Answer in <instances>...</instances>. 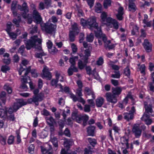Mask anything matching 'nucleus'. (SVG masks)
Here are the masks:
<instances>
[{"mask_svg":"<svg viewBox=\"0 0 154 154\" xmlns=\"http://www.w3.org/2000/svg\"><path fill=\"white\" fill-rule=\"evenodd\" d=\"M85 91L86 93L88 95H91L93 99H94L95 98V96L94 95V93L92 91V89L87 87L85 88Z\"/></svg>","mask_w":154,"mask_h":154,"instance_id":"cd10ccee","label":"nucleus"},{"mask_svg":"<svg viewBox=\"0 0 154 154\" xmlns=\"http://www.w3.org/2000/svg\"><path fill=\"white\" fill-rule=\"evenodd\" d=\"M105 101L104 98L102 97H99L96 100L95 102L96 106L97 107H100L103 104Z\"/></svg>","mask_w":154,"mask_h":154,"instance_id":"5701e85b","label":"nucleus"},{"mask_svg":"<svg viewBox=\"0 0 154 154\" xmlns=\"http://www.w3.org/2000/svg\"><path fill=\"white\" fill-rule=\"evenodd\" d=\"M1 70L3 72L6 73L10 70V68L7 65H4L2 66Z\"/></svg>","mask_w":154,"mask_h":154,"instance_id":"4d7b16f0","label":"nucleus"},{"mask_svg":"<svg viewBox=\"0 0 154 154\" xmlns=\"http://www.w3.org/2000/svg\"><path fill=\"white\" fill-rule=\"evenodd\" d=\"M16 133L17 136V141L18 143H20L21 142V139L20 138V130H18L16 131Z\"/></svg>","mask_w":154,"mask_h":154,"instance_id":"09e8293b","label":"nucleus"},{"mask_svg":"<svg viewBox=\"0 0 154 154\" xmlns=\"http://www.w3.org/2000/svg\"><path fill=\"white\" fill-rule=\"evenodd\" d=\"M4 88L7 91L9 94L11 93L12 92L11 88L9 86L8 84H5L4 86Z\"/></svg>","mask_w":154,"mask_h":154,"instance_id":"8fccbe9b","label":"nucleus"},{"mask_svg":"<svg viewBox=\"0 0 154 154\" xmlns=\"http://www.w3.org/2000/svg\"><path fill=\"white\" fill-rule=\"evenodd\" d=\"M31 6L33 10V17L37 23H40L42 20V18L39 13L35 10V6L33 4L31 5Z\"/></svg>","mask_w":154,"mask_h":154,"instance_id":"6e6552de","label":"nucleus"},{"mask_svg":"<svg viewBox=\"0 0 154 154\" xmlns=\"http://www.w3.org/2000/svg\"><path fill=\"white\" fill-rule=\"evenodd\" d=\"M73 144V142L71 139L66 140L63 143L64 146L67 148H69L70 146H72Z\"/></svg>","mask_w":154,"mask_h":154,"instance_id":"2f4dec72","label":"nucleus"},{"mask_svg":"<svg viewBox=\"0 0 154 154\" xmlns=\"http://www.w3.org/2000/svg\"><path fill=\"white\" fill-rule=\"evenodd\" d=\"M110 23H112L113 26L114 28L116 29H117L119 28V24L118 23L116 20L113 19L112 18V20L108 23V25Z\"/></svg>","mask_w":154,"mask_h":154,"instance_id":"f704fd0d","label":"nucleus"},{"mask_svg":"<svg viewBox=\"0 0 154 154\" xmlns=\"http://www.w3.org/2000/svg\"><path fill=\"white\" fill-rule=\"evenodd\" d=\"M49 52L52 55L56 54L58 52V50L55 47H52L48 49Z\"/></svg>","mask_w":154,"mask_h":154,"instance_id":"ea45409f","label":"nucleus"},{"mask_svg":"<svg viewBox=\"0 0 154 154\" xmlns=\"http://www.w3.org/2000/svg\"><path fill=\"white\" fill-rule=\"evenodd\" d=\"M58 20V18L54 16H53L51 17V19L49 20L48 22H50V21L51 20V21L54 23H56L57 22Z\"/></svg>","mask_w":154,"mask_h":154,"instance_id":"864d4df0","label":"nucleus"},{"mask_svg":"<svg viewBox=\"0 0 154 154\" xmlns=\"http://www.w3.org/2000/svg\"><path fill=\"white\" fill-rule=\"evenodd\" d=\"M0 109L1 110L0 113V116H4L6 114V111L4 109L2 106L1 103L0 102Z\"/></svg>","mask_w":154,"mask_h":154,"instance_id":"5fc2aeb1","label":"nucleus"},{"mask_svg":"<svg viewBox=\"0 0 154 154\" xmlns=\"http://www.w3.org/2000/svg\"><path fill=\"white\" fill-rule=\"evenodd\" d=\"M14 142V137L12 135L10 136L8 140V143L9 145H11Z\"/></svg>","mask_w":154,"mask_h":154,"instance_id":"603ef678","label":"nucleus"},{"mask_svg":"<svg viewBox=\"0 0 154 154\" xmlns=\"http://www.w3.org/2000/svg\"><path fill=\"white\" fill-rule=\"evenodd\" d=\"M41 42V39L35 35L32 37L27 41L26 45V48L27 50H29L32 47L35 48V51L37 52L35 53V57L38 58H41L46 55L42 49Z\"/></svg>","mask_w":154,"mask_h":154,"instance_id":"f257e3e1","label":"nucleus"},{"mask_svg":"<svg viewBox=\"0 0 154 154\" xmlns=\"http://www.w3.org/2000/svg\"><path fill=\"white\" fill-rule=\"evenodd\" d=\"M94 129L95 127L94 126H91L88 127L87 131L88 135L89 136H94Z\"/></svg>","mask_w":154,"mask_h":154,"instance_id":"e433bc0d","label":"nucleus"},{"mask_svg":"<svg viewBox=\"0 0 154 154\" xmlns=\"http://www.w3.org/2000/svg\"><path fill=\"white\" fill-rule=\"evenodd\" d=\"M59 86L61 91L65 92L66 93H68L69 94V93H71L70 92V89L69 87L66 86L63 88V86L60 84L59 85Z\"/></svg>","mask_w":154,"mask_h":154,"instance_id":"4c0bfd02","label":"nucleus"},{"mask_svg":"<svg viewBox=\"0 0 154 154\" xmlns=\"http://www.w3.org/2000/svg\"><path fill=\"white\" fill-rule=\"evenodd\" d=\"M94 39V35L93 34L91 33L89 35H87L86 38L87 41L89 42H92Z\"/></svg>","mask_w":154,"mask_h":154,"instance_id":"a19ab883","label":"nucleus"},{"mask_svg":"<svg viewBox=\"0 0 154 154\" xmlns=\"http://www.w3.org/2000/svg\"><path fill=\"white\" fill-rule=\"evenodd\" d=\"M88 140L90 144L93 147L97 143L96 140L95 139L88 138Z\"/></svg>","mask_w":154,"mask_h":154,"instance_id":"49530a36","label":"nucleus"},{"mask_svg":"<svg viewBox=\"0 0 154 154\" xmlns=\"http://www.w3.org/2000/svg\"><path fill=\"white\" fill-rule=\"evenodd\" d=\"M18 8L21 11H23L24 13L22 14L23 17L24 19H27L28 20V23L31 24L32 21V17L31 14H27V13L29 11L28 8L26 3L24 2L22 5V6L20 5H18Z\"/></svg>","mask_w":154,"mask_h":154,"instance_id":"7ed1b4c3","label":"nucleus"},{"mask_svg":"<svg viewBox=\"0 0 154 154\" xmlns=\"http://www.w3.org/2000/svg\"><path fill=\"white\" fill-rule=\"evenodd\" d=\"M121 143L123 145H125L126 148H129V144L128 143V140L125 137H122L121 138Z\"/></svg>","mask_w":154,"mask_h":154,"instance_id":"473e14b6","label":"nucleus"},{"mask_svg":"<svg viewBox=\"0 0 154 154\" xmlns=\"http://www.w3.org/2000/svg\"><path fill=\"white\" fill-rule=\"evenodd\" d=\"M144 107L146 111V112L144 113L148 114L149 113H152V109L151 105H148L145 104Z\"/></svg>","mask_w":154,"mask_h":154,"instance_id":"c9c22d12","label":"nucleus"},{"mask_svg":"<svg viewBox=\"0 0 154 154\" xmlns=\"http://www.w3.org/2000/svg\"><path fill=\"white\" fill-rule=\"evenodd\" d=\"M71 48L73 53L76 52L77 50V48L75 44L73 43L71 44Z\"/></svg>","mask_w":154,"mask_h":154,"instance_id":"774afa93","label":"nucleus"},{"mask_svg":"<svg viewBox=\"0 0 154 154\" xmlns=\"http://www.w3.org/2000/svg\"><path fill=\"white\" fill-rule=\"evenodd\" d=\"M88 119L89 117L86 115L78 116H76L75 118L76 121L77 122L80 123L83 122V125L84 126L86 125V122Z\"/></svg>","mask_w":154,"mask_h":154,"instance_id":"f8f14e48","label":"nucleus"},{"mask_svg":"<svg viewBox=\"0 0 154 154\" xmlns=\"http://www.w3.org/2000/svg\"><path fill=\"white\" fill-rule=\"evenodd\" d=\"M51 141L53 143L54 146L55 147H57L58 146V144L57 142V140L56 138L54 137L52 138L51 140Z\"/></svg>","mask_w":154,"mask_h":154,"instance_id":"6e6d98bb","label":"nucleus"},{"mask_svg":"<svg viewBox=\"0 0 154 154\" xmlns=\"http://www.w3.org/2000/svg\"><path fill=\"white\" fill-rule=\"evenodd\" d=\"M136 109L134 106L131 107L129 112H126L124 114V118L128 121L132 119L134 117V114L135 113Z\"/></svg>","mask_w":154,"mask_h":154,"instance_id":"9d476101","label":"nucleus"},{"mask_svg":"<svg viewBox=\"0 0 154 154\" xmlns=\"http://www.w3.org/2000/svg\"><path fill=\"white\" fill-rule=\"evenodd\" d=\"M148 16L146 14L144 15V19L143 20V23L145 24L143 27L145 28L146 27H150L152 26V21H148L147 20Z\"/></svg>","mask_w":154,"mask_h":154,"instance_id":"a211bd4d","label":"nucleus"},{"mask_svg":"<svg viewBox=\"0 0 154 154\" xmlns=\"http://www.w3.org/2000/svg\"><path fill=\"white\" fill-rule=\"evenodd\" d=\"M92 107L90 105L86 104L84 106V111L85 112H89L91 111V107Z\"/></svg>","mask_w":154,"mask_h":154,"instance_id":"bf43d9fd","label":"nucleus"},{"mask_svg":"<svg viewBox=\"0 0 154 154\" xmlns=\"http://www.w3.org/2000/svg\"><path fill=\"white\" fill-rule=\"evenodd\" d=\"M124 74L127 76H129L130 74V71L129 68L127 67L124 69Z\"/></svg>","mask_w":154,"mask_h":154,"instance_id":"0e129e2a","label":"nucleus"},{"mask_svg":"<svg viewBox=\"0 0 154 154\" xmlns=\"http://www.w3.org/2000/svg\"><path fill=\"white\" fill-rule=\"evenodd\" d=\"M8 33L11 38L13 39V40L16 38L17 35L16 33L13 32H11L10 31L9 32H8Z\"/></svg>","mask_w":154,"mask_h":154,"instance_id":"13d9d810","label":"nucleus"},{"mask_svg":"<svg viewBox=\"0 0 154 154\" xmlns=\"http://www.w3.org/2000/svg\"><path fill=\"white\" fill-rule=\"evenodd\" d=\"M30 70L31 67L29 66L26 69V72L24 73V75L21 76V81L22 83H26L27 82L28 80L30 79V77L29 76H27V75L30 72Z\"/></svg>","mask_w":154,"mask_h":154,"instance_id":"4468645a","label":"nucleus"},{"mask_svg":"<svg viewBox=\"0 0 154 154\" xmlns=\"http://www.w3.org/2000/svg\"><path fill=\"white\" fill-rule=\"evenodd\" d=\"M18 19H14L13 20V22L15 25H16L17 27L19 26V23L21 20V18L19 16H18Z\"/></svg>","mask_w":154,"mask_h":154,"instance_id":"de8ad7c7","label":"nucleus"},{"mask_svg":"<svg viewBox=\"0 0 154 154\" xmlns=\"http://www.w3.org/2000/svg\"><path fill=\"white\" fill-rule=\"evenodd\" d=\"M105 97L107 101L109 102L115 104L117 102V100L116 96L115 94L110 92L106 93Z\"/></svg>","mask_w":154,"mask_h":154,"instance_id":"9b49d317","label":"nucleus"},{"mask_svg":"<svg viewBox=\"0 0 154 154\" xmlns=\"http://www.w3.org/2000/svg\"><path fill=\"white\" fill-rule=\"evenodd\" d=\"M102 9V6L101 5L98 3L95 6V11L97 13H100L101 12Z\"/></svg>","mask_w":154,"mask_h":154,"instance_id":"58836bf2","label":"nucleus"},{"mask_svg":"<svg viewBox=\"0 0 154 154\" xmlns=\"http://www.w3.org/2000/svg\"><path fill=\"white\" fill-rule=\"evenodd\" d=\"M69 32L74 33L75 34H78L79 32V29L76 23H74L72 25V28L70 30Z\"/></svg>","mask_w":154,"mask_h":154,"instance_id":"4be33fe9","label":"nucleus"},{"mask_svg":"<svg viewBox=\"0 0 154 154\" xmlns=\"http://www.w3.org/2000/svg\"><path fill=\"white\" fill-rule=\"evenodd\" d=\"M57 25L50 22H47L45 24L44 29L48 34L52 35L54 34L56 31Z\"/></svg>","mask_w":154,"mask_h":154,"instance_id":"423d86ee","label":"nucleus"},{"mask_svg":"<svg viewBox=\"0 0 154 154\" xmlns=\"http://www.w3.org/2000/svg\"><path fill=\"white\" fill-rule=\"evenodd\" d=\"M149 117L150 116L148 114L144 113L141 118V119L144 121L146 125H150L152 122V120L151 119H149Z\"/></svg>","mask_w":154,"mask_h":154,"instance_id":"dca6fc26","label":"nucleus"},{"mask_svg":"<svg viewBox=\"0 0 154 154\" xmlns=\"http://www.w3.org/2000/svg\"><path fill=\"white\" fill-rule=\"evenodd\" d=\"M17 2L16 1H13L12 2L11 4V9L12 11L14 17H16L17 16V12L15 10L16 6L17 5Z\"/></svg>","mask_w":154,"mask_h":154,"instance_id":"c756f323","label":"nucleus"},{"mask_svg":"<svg viewBox=\"0 0 154 154\" xmlns=\"http://www.w3.org/2000/svg\"><path fill=\"white\" fill-rule=\"evenodd\" d=\"M12 23L11 22H8L7 24V29L6 31L8 32L11 31V28L12 26Z\"/></svg>","mask_w":154,"mask_h":154,"instance_id":"338daca9","label":"nucleus"},{"mask_svg":"<svg viewBox=\"0 0 154 154\" xmlns=\"http://www.w3.org/2000/svg\"><path fill=\"white\" fill-rule=\"evenodd\" d=\"M146 127L144 125L140 126L138 124H134L132 127V132L136 138H139L141 136L142 130H144Z\"/></svg>","mask_w":154,"mask_h":154,"instance_id":"20e7f679","label":"nucleus"},{"mask_svg":"<svg viewBox=\"0 0 154 154\" xmlns=\"http://www.w3.org/2000/svg\"><path fill=\"white\" fill-rule=\"evenodd\" d=\"M46 120L48 124L51 126H52L54 122V120L52 117L47 118Z\"/></svg>","mask_w":154,"mask_h":154,"instance_id":"c03bdc74","label":"nucleus"},{"mask_svg":"<svg viewBox=\"0 0 154 154\" xmlns=\"http://www.w3.org/2000/svg\"><path fill=\"white\" fill-rule=\"evenodd\" d=\"M49 68L46 66H44L43 69L42 70V77H45L48 79L50 80L52 78V75L50 72H49Z\"/></svg>","mask_w":154,"mask_h":154,"instance_id":"ddd939ff","label":"nucleus"},{"mask_svg":"<svg viewBox=\"0 0 154 154\" xmlns=\"http://www.w3.org/2000/svg\"><path fill=\"white\" fill-rule=\"evenodd\" d=\"M35 147L33 145L31 144L28 147L29 152L32 154L34 152Z\"/></svg>","mask_w":154,"mask_h":154,"instance_id":"e2e57ef3","label":"nucleus"},{"mask_svg":"<svg viewBox=\"0 0 154 154\" xmlns=\"http://www.w3.org/2000/svg\"><path fill=\"white\" fill-rule=\"evenodd\" d=\"M138 29L139 28L137 26H134L131 31V34L133 35L137 34L138 32Z\"/></svg>","mask_w":154,"mask_h":154,"instance_id":"3c124183","label":"nucleus"},{"mask_svg":"<svg viewBox=\"0 0 154 154\" xmlns=\"http://www.w3.org/2000/svg\"><path fill=\"white\" fill-rule=\"evenodd\" d=\"M58 81L57 79H53L51 80V84L53 86H55L56 87H59V85L60 84H57Z\"/></svg>","mask_w":154,"mask_h":154,"instance_id":"052dcab7","label":"nucleus"},{"mask_svg":"<svg viewBox=\"0 0 154 154\" xmlns=\"http://www.w3.org/2000/svg\"><path fill=\"white\" fill-rule=\"evenodd\" d=\"M85 54L84 59H87V60L88 61V57L91 56V52L88 50H86L85 51Z\"/></svg>","mask_w":154,"mask_h":154,"instance_id":"a18cd8bd","label":"nucleus"},{"mask_svg":"<svg viewBox=\"0 0 154 154\" xmlns=\"http://www.w3.org/2000/svg\"><path fill=\"white\" fill-rule=\"evenodd\" d=\"M26 104L27 103L24 101L22 99L19 100L17 103L14 104V107H16V108H15V110H18L20 108L26 105Z\"/></svg>","mask_w":154,"mask_h":154,"instance_id":"f3484780","label":"nucleus"},{"mask_svg":"<svg viewBox=\"0 0 154 154\" xmlns=\"http://www.w3.org/2000/svg\"><path fill=\"white\" fill-rule=\"evenodd\" d=\"M41 151L43 154H53L51 150V147H50L49 149H47L42 146H41Z\"/></svg>","mask_w":154,"mask_h":154,"instance_id":"7c9ffc66","label":"nucleus"},{"mask_svg":"<svg viewBox=\"0 0 154 154\" xmlns=\"http://www.w3.org/2000/svg\"><path fill=\"white\" fill-rule=\"evenodd\" d=\"M55 73L56 79L58 81L63 82L64 81V77L61 75L60 72L57 71L55 72Z\"/></svg>","mask_w":154,"mask_h":154,"instance_id":"c85d7f7f","label":"nucleus"},{"mask_svg":"<svg viewBox=\"0 0 154 154\" xmlns=\"http://www.w3.org/2000/svg\"><path fill=\"white\" fill-rule=\"evenodd\" d=\"M29 64V62L26 60H22L21 64L20 65V67L19 70V74L20 75H21L22 72L24 71L25 69L23 68L22 66H26V65Z\"/></svg>","mask_w":154,"mask_h":154,"instance_id":"b1692460","label":"nucleus"},{"mask_svg":"<svg viewBox=\"0 0 154 154\" xmlns=\"http://www.w3.org/2000/svg\"><path fill=\"white\" fill-rule=\"evenodd\" d=\"M128 99H130L131 100L133 104H134L135 102L134 99L130 93L128 94L126 97L123 100L122 102L123 104L124 105H126L128 103Z\"/></svg>","mask_w":154,"mask_h":154,"instance_id":"aec40b11","label":"nucleus"},{"mask_svg":"<svg viewBox=\"0 0 154 154\" xmlns=\"http://www.w3.org/2000/svg\"><path fill=\"white\" fill-rule=\"evenodd\" d=\"M122 91V89L120 87H117L115 88H112V94L116 96V95H118L120 94Z\"/></svg>","mask_w":154,"mask_h":154,"instance_id":"bb28decb","label":"nucleus"},{"mask_svg":"<svg viewBox=\"0 0 154 154\" xmlns=\"http://www.w3.org/2000/svg\"><path fill=\"white\" fill-rule=\"evenodd\" d=\"M123 10L124 9L122 7H120L118 9V13L116 14V17L119 20H121L123 19Z\"/></svg>","mask_w":154,"mask_h":154,"instance_id":"393cba45","label":"nucleus"},{"mask_svg":"<svg viewBox=\"0 0 154 154\" xmlns=\"http://www.w3.org/2000/svg\"><path fill=\"white\" fill-rule=\"evenodd\" d=\"M143 47L147 52H150L152 50V44L149 42L148 40H144L143 44Z\"/></svg>","mask_w":154,"mask_h":154,"instance_id":"2eb2a0df","label":"nucleus"},{"mask_svg":"<svg viewBox=\"0 0 154 154\" xmlns=\"http://www.w3.org/2000/svg\"><path fill=\"white\" fill-rule=\"evenodd\" d=\"M128 9L130 12L134 13L137 9V8L134 2H129Z\"/></svg>","mask_w":154,"mask_h":154,"instance_id":"412c9836","label":"nucleus"},{"mask_svg":"<svg viewBox=\"0 0 154 154\" xmlns=\"http://www.w3.org/2000/svg\"><path fill=\"white\" fill-rule=\"evenodd\" d=\"M101 22L102 24L108 26V23L112 20L110 17H107V13L105 12H102L100 15Z\"/></svg>","mask_w":154,"mask_h":154,"instance_id":"1a4fd4ad","label":"nucleus"},{"mask_svg":"<svg viewBox=\"0 0 154 154\" xmlns=\"http://www.w3.org/2000/svg\"><path fill=\"white\" fill-rule=\"evenodd\" d=\"M82 60H82H79L78 62V67L81 69H83L86 66L87 64L88 63V61L87 60V59H85L82 58Z\"/></svg>","mask_w":154,"mask_h":154,"instance_id":"6ab92c4d","label":"nucleus"},{"mask_svg":"<svg viewBox=\"0 0 154 154\" xmlns=\"http://www.w3.org/2000/svg\"><path fill=\"white\" fill-rule=\"evenodd\" d=\"M111 0H104L103 2V6L104 8L106 9L108 7L111 6Z\"/></svg>","mask_w":154,"mask_h":154,"instance_id":"37998d69","label":"nucleus"},{"mask_svg":"<svg viewBox=\"0 0 154 154\" xmlns=\"http://www.w3.org/2000/svg\"><path fill=\"white\" fill-rule=\"evenodd\" d=\"M138 66V71H140V73L142 74L143 75H145V70L146 69V67L145 65L144 64L140 65L139 64H137Z\"/></svg>","mask_w":154,"mask_h":154,"instance_id":"a878e982","label":"nucleus"},{"mask_svg":"<svg viewBox=\"0 0 154 154\" xmlns=\"http://www.w3.org/2000/svg\"><path fill=\"white\" fill-rule=\"evenodd\" d=\"M77 35V34H75L74 33L69 32V38L70 41L72 42H73L75 40V35Z\"/></svg>","mask_w":154,"mask_h":154,"instance_id":"69168bd1","label":"nucleus"},{"mask_svg":"<svg viewBox=\"0 0 154 154\" xmlns=\"http://www.w3.org/2000/svg\"><path fill=\"white\" fill-rule=\"evenodd\" d=\"M114 72V74H112L111 75V77L116 79H119L120 78L121 75L119 71H115Z\"/></svg>","mask_w":154,"mask_h":154,"instance_id":"79ce46f5","label":"nucleus"},{"mask_svg":"<svg viewBox=\"0 0 154 154\" xmlns=\"http://www.w3.org/2000/svg\"><path fill=\"white\" fill-rule=\"evenodd\" d=\"M103 63V59L102 57H100L97 61V64L98 66L101 65Z\"/></svg>","mask_w":154,"mask_h":154,"instance_id":"680f3d73","label":"nucleus"},{"mask_svg":"<svg viewBox=\"0 0 154 154\" xmlns=\"http://www.w3.org/2000/svg\"><path fill=\"white\" fill-rule=\"evenodd\" d=\"M88 26L92 30H94L96 37L100 36L102 34V31L100 27L98 26V24L96 22V19L94 17H91L87 20Z\"/></svg>","mask_w":154,"mask_h":154,"instance_id":"f03ea898","label":"nucleus"},{"mask_svg":"<svg viewBox=\"0 0 154 154\" xmlns=\"http://www.w3.org/2000/svg\"><path fill=\"white\" fill-rule=\"evenodd\" d=\"M82 88H78L76 90V94L79 96V97L78 98L76 96L72 93L69 94V96L70 98L72 99L74 102H76L78 101L84 104L85 101V100L81 97L82 96Z\"/></svg>","mask_w":154,"mask_h":154,"instance_id":"39448f33","label":"nucleus"},{"mask_svg":"<svg viewBox=\"0 0 154 154\" xmlns=\"http://www.w3.org/2000/svg\"><path fill=\"white\" fill-rule=\"evenodd\" d=\"M42 99L43 97L40 94L34 95L32 98H30L27 100V103L30 104L34 103L38 106V102L42 101Z\"/></svg>","mask_w":154,"mask_h":154,"instance_id":"0eeeda50","label":"nucleus"},{"mask_svg":"<svg viewBox=\"0 0 154 154\" xmlns=\"http://www.w3.org/2000/svg\"><path fill=\"white\" fill-rule=\"evenodd\" d=\"M78 71V69L76 67L74 66H71L68 69V73L69 75H72L73 72H77Z\"/></svg>","mask_w":154,"mask_h":154,"instance_id":"72a5a7b5","label":"nucleus"}]
</instances>
